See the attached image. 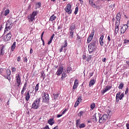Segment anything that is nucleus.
<instances>
[{
    "label": "nucleus",
    "mask_w": 129,
    "mask_h": 129,
    "mask_svg": "<svg viewBox=\"0 0 129 129\" xmlns=\"http://www.w3.org/2000/svg\"><path fill=\"white\" fill-rule=\"evenodd\" d=\"M96 41H92L88 45V51L90 54H92L96 50Z\"/></svg>",
    "instance_id": "nucleus-1"
},
{
    "label": "nucleus",
    "mask_w": 129,
    "mask_h": 129,
    "mask_svg": "<svg viewBox=\"0 0 129 129\" xmlns=\"http://www.w3.org/2000/svg\"><path fill=\"white\" fill-rule=\"evenodd\" d=\"M41 97L36 99L32 104V108L33 109H38L40 107V101Z\"/></svg>",
    "instance_id": "nucleus-2"
},
{
    "label": "nucleus",
    "mask_w": 129,
    "mask_h": 129,
    "mask_svg": "<svg viewBox=\"0 0 129 129\" xmlns=\"http://www.w3.org/2000/svg\"><path fill=\"white\" fill-rule=\"evenodd\" d=\"M43 94V100L42 101L43 102H45V103H48L49 102V100L50 99V97H49V94L46 93V92H43L42 93Z\"/></svg>",
    "instance_id": "nucleus-3"
},
{
    "label": "nucleus",
    "mask_w": 129,
    "mask_h": 129,
    "mask_svg": "<svg viewBox=\"0 0 129 129\" xmlns=\"http://www.w3.org/2000/svg\"><path fill=\"white\" fill-rule=\"evenodd\" d=\"M6 33H4V42H8V41H10L11 40V38H12V34L11 33H9L6 35H5Z\"/></svg>",
    "instance_id": "nucleus-4"
},
{
    "label": "nucleus",
    "mask_w": 129,
    "mask_h": 129,
    "mask_svg": "<svg viewBox=\"0 0 129 129\" xmlns=\"http://www.w3.org/2000/svg\"><path fill=\"white\" fill-rule=\"evenodd\" d=\"M12 72H11V70H7L6 71V74L7 75V76L6 75H4L3 74H2V76H4V77H5V79H8V80H9V81H10V82H11V74Z\"/></svg>",
    "instance_id": "nucleus-5"
},
{
    "label": "nucleus",
    "mask_w": 129,
    "mask_h": 129,
    "mask_svg": "<svg viewBox=\"0 0 129 129\" xmlns=\"http://www.w3.org/2000/svg\"><path fill=\"white\" fill-rule=\"evenodd\" d=\"M63 71H64V67L63 66H59L58 68L57 71L56 72V74L57 76H60L62 73Z\"/></svg>",
    "instance_id": "nucleus-6"
},
{
    "label": "nucleus",
    "mask_w": 129,
    "mask_h": 129,
    "mask_svg": "<svg viewBox=\"0 0 129 129\" xmlns=\"http://www.w3.org/2000/svg\"><path fill=\"white\" fill-rule=\"evenodd\" d=\"M37 16V12H33L28 17L29 22H33L35 20V17Z\"/></svg>",
    "instance_id": "nucleus-7"
},
{
    "label": "nucleus",
    "mask_w": 129,
    "mask_h": 129,
    "mask_svg": "<svg viewBox=\"0 0 129 129\" xmlns=\"http://www.w3.org/2000/svg\"><path fill=\"white\" fill-rule=\"evenodd\" d=\"M16 85L18 87H20L21 85V77L20 76V74L16 75Z\"/></svg>",
    "instance_id": "nucleus-8"
},
{
    "label": "nucleus",
    "mask_w": 129,
    "mask_h": 129,
    "mask_svg": "<svg viewBox=\"0 0 129 129\" xmlns=\"http://www.w3.org/2000/svg\"><path fill=\"white\" fill-rule=\"evenodd\" d=\"M66 13H68L69 15H70L72 13V10H71V4H69L66 6V8L64 9Z\"/></svg>",
    "instance_id": "nucleus-9"
},
{
    "label": "nucleus",
    "mask_w": 129,
    "mask_h": 129,
    "mask_svg": "<svg viewBox=\"0 0 129 129\" xmlns=\"http://www.w3.org/2000/svg\"><path fill=\"white\" fill-rule=\"evenodd\" d=\"M107 113V114H104L103 115H102V117H103L104 119L105 120V121H106V120H107V119H108V116L111 115V111H110V110H108Z\"/></svg>",
    "instance_id": "nucleus-10"
},
{
    "label": "nucleus",
    "mask_w": 129,
    "mask_h": 129,
    "mask_svg": "<svg viewBox=\"0 0 129 129\" xmlns=\"http://www.w3.org/2000/svg\"><path fill=\"white\" fill-rule=\"evenodd\" d=\"M121 19V16L120 15V14H117L116 15V22L115 24L119 25L120 23V19Z\"/></svg>",
    "instance_id": "nucleus-11"
},
{
    "label": "nucleus",
    "mask_w": 129,
    "mask_h": 129,
    "mask_svg": "<svg viewBox=\"0 0 129 129\" xmlns=\"http://www.w3.org/2000/svg\"><path fill=\"white\" fill-rule=\"evenodd\" d=\"M89 4L90 6H91V7H93V8L96 9H98V8H99V6H97L95 5L94 0H89Z\"/></svg>",
    "instance_id": "nucleus-12"
},
{
    "label": "nucleus",
    "mask_w": 129,
    "mask_h": 129,
    "mask_svg": "<svg viewBox=\"0 0 129 129\" xmlns=\"http://www.w3.org/2000/svg\"><path fill=\"white\" fill-rule=\"evenodd\" d=\"M98 115L99 117V123H103L105 122V120L102 116H101V114L98 113Z\"/></svg>",
    "instance_id": "nucleus-13"
},
{
    "label": "nucleus",
    "mask_w": 129,
    "mask_h": 129,
    "mask_svg": "<svg viewBox=\"0 0 129 129\" xmlns=\"http://www.w3.org/2000/svg\"><path fill=\"white\" fill-rule=\"evenodd\" d=\"M112 86H107L106 87V88H105V89L102 90L101 92L102 93V94H104V93H105V92H107V91H108V90H110V89H111Z\"/></svg>",
    "instance_id": "nucleus-14"
},
{
    "label": "nucleus",
    "mask_w": 129,
    "mask_h": 129,
    "mask_svg": "<svg viewBox=\"0 0 129 129\" xmlns=\"http://www.w3.org/2000/svg\"><path fill=\"white\" fill-rule=\"evenodd\" d=\"M12 28H13V24H10V25H9V24H7L6 28L5 29V32H9V31H10V30H11L12 29Z\"/></svg>",
    "instance_id": "nucleus-15"
},
{
    "label": "nucleus",
    "mask_w": 129,
    "mask_h": 129,
    "mask_svg": "<svg viewBox=\"0 0 129 129\" xmlns=\"http://www.w3.org/2000/svg\"><path fill=\"white\" fill-rule=\"evenodd\" d=\"M126 30H127V26L126 25H124L120 29V33H125Z\"/></svg>",
    "instance_id": "nucleus-16"
},
{
    "label": "nucleus",
    "mask_w": 129,
    "mask_h": 129,
    "mask_svg": "<svg viewBox=\"0 0 129 129\" xmlns=\"http://www.w3.org/2000/svg\"><path fill=\"white\" fill-rule=\"evenodd\" d=\"M93 36H94V33H92L90 34L89 36L88 37V39H87V42L88 43H90L91 42V40L93 38Z\"/></svg>",
    "instance_id": "nucleus-17"
},
{
    "label": "nucleus",
    "mask_w": 129,
    "mask_h": 129,
    "mask_svg": "<svg viewBox=\"0 0 129 129\" xmlns=\"http://www.w3.org/2000/svg\"><path fill=\"white\" fill-rule=\"evenodd\" d=\"M47 123L50 124V125H53V124L55 123V120H54V118H51L50 119H48Z\"/></svg>",
    "instance_id": "nucleus-18"
},
{
    "label": "nucleus",
    "mask_w": 129,
    "mask_h": 129,
    "mask_svg": "<svg viewBox=\"0 0 129 129\" xmlns=\"http://www.w3.org/2000/svg\"><path fill=\"white\" fill-rule=\"evenodd\" d=\"M1 46L2 47L0 52V56H4L5 54V50H4V49H5V46L4 45V44H2Z\"/></svg>",
    "instance_id": "nucleus-19"
},
{
    "label": "nucleus",
    "mask_w": 129,
    "mask_h": 129,
    "mask_svg": "<svg viewBox=\"0 0 129 129\" xmlns=\"http://www.w3.org/2000/svg\"><path fill=\"white\" fill-rule=\"evenodd\" d=\"M78 80L76 79L74 82V84L73 85V89H76L78 86Z\"/></svg>",
    "instance_id": "nucleus-20"
},
{
    "label": "nucleus",
    "mask_w": 129,
    "mask_h": 129,
    "mask_svg": "<svg viewBox=\"0 0 129 129\" xmlns=\"http://www.w3.org/2000/svg\"><path fill=\"white\" fill-rule=\"evenodd\" d=\"M30 91H28L27 93H25V99L26 101H29V99H30Z\"/></svg>",
    "instance_id": "nucleus-21"
},
{
    "label": "nucleus",
    "mask_w": 129,
    "mask_h": 129,
    "mask_svg": "<svg viewBox=\"0 0 129 129\" xmlns=\"http://www.w3.org/2000/svg\"><path fill=\"white\" fill-rule=\"evenodd\" d=\"M77 41H78L79 43H81V40H82V37L80 36V34H77Z\"/></svg>",
    "instance_id": "nucleus-22"
},
{
    "label": "nucleus",
    "mask_w": 129,
    "mask_h": 129,
    "mask_svg": "<svg viewBox=\"0 0 129 129\" xmlns=\"http://www.w3.org/2000/svg\"><path fill=\"white\" fill-rule=\"evenodd\" d=\"M67 77V74L65 72H63V73L61 74V78L60 80L63 81L65 78Z\"/></svg>",
    "instance_id": "nucleus-23"
},
{
    "label": "nucleus",
    "mask_w": 129,
    "mask_h": 129,
    "mask_svg": "<svg viewBox=\"0 0 129 129\" xmlns=\"http://www.w3.org/2000/svg\"><path fill=\"white\" fill-rule=\"evenodd\" d=\"M94 84H95V80L93 79L90 81L89 86L90 87H91V86H92L93 85H94Z\"/></svg>",
    "instance_id": "nucleus-24"
},
{
    "label": "nucleus",
    "mask_w": 129,
    "mask_h": 129,
    "mask_svg": "<svg viewBox=\"0 0 129 129\" xmlns=\"http://www.w3.org/2000/svg\"><path fill=\"white\" fill-rule=\"evenodd\" d=\"M115 33H118V31H119V24H115Z\"/></svg>",
    "instance_id": "nucleus-25"
},
{
    "label": "nucleus",
    "mask_w": 129,
    "mask_h": 129,
    "mask_svg": "<svg viewBox=\"0 0 129 129\" xmlns=\"http://www.w3.org/2000/svg\"><path fill=\"white\" fill-rule=\"evenodd\" d=\"M35 6V9L37 10V9H40V7L42 6V4L41 2L36 3Z\"/></svg>",
    "instance_id": "nucleus-26"
},
{
    "label": "nucleus",
    "mask_w": 129,
    "mask_h": 129,
    "mask_svg": "<svg viewBox=\"0 0 129 129\" xmlns=\"http://www.w3.org/2000/svg\"><path fill=\"white\" fill-rule=\"evenodd\" d=\"M76 28L75 25H72L70 28V30L71 31H70V33H73V31L75 30Z\"/></svg>",
    "instance_id": "nucleus-27"
},
{
    "label": "nucleus",
    "mask_w": 129,
    "mask_h": 129,
    "mask_svg": "<svg viewBox=\"0 0 129 129\" xmlns=\"http://www.w3.org/2000/svg\"><path fill=\"white\" fill-rule=\"evenodd\" d=\"M60 94L59 93H57L56 94H53V95L54 96L53 99L54 100H57L58 99V98L59 97V95Z\"/></svg>",
    "instance_id": "nucleus-28"
},
{
    "label": "nucleus",
    "mask_w": 129,
    "mask_h": 129,
    "mask_svg": "<svg viewBox=\"0 0 129 129\" xmlns=\"http://www.w3.org/2000/svg\"><path fill=\"white\" fill-rule=\"evenodd\" d=\"M56 16H55V15H52L49 18V21L50 22H53V21H55L56 20Z\"/></svg>",
    "instance_id": "nucleus-29"
},
{
    "label": "nucleus",
    "mask_w": 129,
    "mask_h": 129,
    "mask_svg": "<svg viewBox=\"0 0 129 129\" xmlns=\"http://www.w3.org/2000/svg\"><path fill=\"white\" fill-rule=\"evenodd\" d=\"M67 71L68 73H72V68L71 67H68L67 68Z\"/></svg>",
    "instance_id": "nucleus-30"
},
{
    "label": "nucleus",
    "mask_w": 129,
    "mask_h": 129,
    "mask_svg": "<svg viewBox=\"0 0 129 129\" xmlns=\"http://www.w3.org/2000/svg\"><path fill=\"white\" fill-rule=\"evenodd\" d=\"M92 119H93V121L94 122H96V121H97V118H96V113L94 114Z\"/></svg>",
    "instance_id": "nucleus-31"
},
{
    "label": "nucleus",
    "mask_w": 129,
    "mask_h": 129,
    "mask_svg": "<svg viewBox=\"0 0 129 129\" xmlns=\"http://www.w3.org/2000/svg\"><path fill=\"white\" fill-rule=\"evenodd\" d=\"M16 49V42H14L11 46V51H14V50Z\"/></svg>",
    "instance_id": "nucleus-32"
},
{
    "label": "nucleus",
    "mask_w": 129,
    "mask_h": 129,
    "mask_svg": "<svg viewBox=\"0 0 129 129\" xmlns=\"http://www.w3.org/2000/svg\"><path fill=\"white\" fill-rule=\"evenodd\" d=\"M40 83H38L36 84L35 89V92H37V91H38V90H39V85Z\"/></svg>",
    "instance_id": "nucleus-33"
},
{
    "label": "nucleus",
    "mask_w": 129,
    "mask_h": 129,
    "mask_svg": "<svg viewBox=\"0 0 129 129\" xmlns=\"http://www.w3.org/2000/svg\"><path fill=\"white\" fill-rule=\"evenodd\" d=\"M78 127H79L80 128H83V127H85V124L82 123L78 126Z\"/></svg>",
    "instance_id": "nucleus-34"
},
{
    "label": "nucleus",
    "mask_w": 129,
    "mask_h": 129,
    "mask_svg": "<svg viewBox=\"0 0 129 129\" xmlns=\"http://www.w3.org/2000/svg\"><path fill=\"white\" fill-rule=\"evenodd\" d=\"M90 107H91V109H92V110L94 109V107H95V103H92V104H91Z\"/></svg>",
    "instance_id": "nucleus-35"
},
{
    "label": "nucleus",
    "mask_w": 129,
    "mask_h": 129,
    "mask_svg": "<svg viewBox=\"0 0 129 129\" xmlns=\"http://www.w3.org/2000/svg\"><path fill=\"white\" fill-rule=\"evenodd\" d=\"M79 124H80V119H78L76 120V125L77 127H78Z\"/></svg>",
    "instance_id": "nucleus-36"
},
{
    "label": "nucleus",
    "mask_w": 129,
    "mask_h": 129,
    "mask_svg": "<svg viewBox=\"0 0 129 129\" xmlns=\"http://www.w3.org/2000/svg\"><path fill=\"white\" fill-rule=\"evenodd\" d=\"M84 113V112L83 111H80L79 112V113L78 114V116H80V117H81V116L83 115Z\"/></svg>",
    "instance_id": "nucleus-37"
},
{
    "label": "nucleus",
    "mask_w": 129,
    "mask_h": 129,
    "mask_svg": "<svg viewBox=\"0 0 129 129\" xmlns=\"http://www.w3.org/2000/svg\"><path fill=\"white\" fill-rule=\"evenodd\" d=\"M119 89H122L123 88V84L122 83H120L118 86Z\"/></svg>",
    "instance_id": "nucleus-38"
},
{
    "label": "nucleus",
    "mask_w": 129,
    "mask_h": 129,
    "mask_svg": "<svg viewBox=\"0 0 129 129\" xmlns=\"http://www.w3.org/2000/svg\"><path fill=\"white\" fill-rule=\"evenodd\" d=\"M91 57H92L91 55H89L87 56L86 59H87V62H89L90 60H91Z\"/></svg>",
    "instance_id": "nucleus-39"
},
{
    "label": "nucleus",
    "mask_w": 129,
    "mask_h": 129,
    "mask_svg": "<svg viewBox=\"0 0 129 129\" xmlns=\"http://www.w3.org/2000/svg\"><path fill=\"white\" fill-rule=\"evenodd\" d=\"M10 14V10H7L5 11V13L4 14V16H8Z\"/></svg>",
    "instance_id": "nucleus-40"
},
{
    "label": "nucleus",
    "mask_w": 129,
    "mask_h": 129,
    "mask_svg": "<svg viewBox=\"0 0 129 129\" xmlns=\"http://www.w3.org/2000/svg\"><path fill=\"white\" fill-rule=\"evenodd\" d=\"M11 70H12V72L13 73H14L16 72V71H17V69L16 68H14V67H12Z\"/></svg>",
    "instance_id": "nucleus-41"
},
{
    "label": "nucleus",
    "mask_w": 129,
    "mask_h": 129,
    "mask_svg": "<svg viewBox=\"0 0 129 129\" xmlns=\"http://www.w3.org/2000/svg\"><path fill=\"white\" fill-rule=\"evenodd\" d=\"M62 47L63 48H66L67 47V40H64V45Z\"/></svg>",
    "instance_id": "nucleus-42"
},
{
    "label": "nucleus",
    "mask_w": 129,
    "mask_h": 129,
    "mask_svg": "<svg viewBox=\"0 0 129 129\" xmlns=\"http://www.w3.org/2000/svg\"><path fill=\"white\" fill-rule=\"evenodd\" d=\"M80 103V102H79V101H77L75 104V107H77V106H78V105H79V104Z\"/></svg>",
    "instance_id": "nucleus-43"
},
{
    "label": "nucleus",
    "mask_w": 129,
    "mask_h": 129,
    "mask_svg": "<svg viewBox=\"0 0 129 129\" xmlns=\"http://www.w3.org/2000/svg\"><path fill=\"white\" fill-rule=\"evenodd\" d=\"M78 10H79L78 7H76L75 11L74 12L75 15H77V13H78Z\"/></svg>",
    "instance_id": "nucleus-44"
},
{
    "label": "nucleus",
    "mask_w": 129,
    "mask_h": 129,
    "mask_svg": "<svg viewBox=\"0 0 129 129\" xmlns=\"http://www.w3.org/2000/svg\"><path fill=\"white\" fill-rule=\"evenodd\" d=\"M124 96V95L123 94V93H121L120 95V96L119 97V99H120V100H121V99H122V98Z\"/></svg>",
    "instance_id": "nucleus-45"
},
{
    "label": "nucleus",
    "mask_w": 129,
    "mask_h": 129,
    "mask_svg": "<svg viewBox=\"0 0 129 129\" xmlns=\"http://www.w3.org/2000/svg\"><path fill=\"white\" fill-rule=\"evenodd\" d=\"M27 85H28V84L27 83V82H25L23 87V88L25 90L26 89H27Z\"/></svg>",
    "instance_id": "nucleus-46"
},
{
    "label": "nucleus",
    "mask_w": 129,
    "mask_h": 129,
    "mask_svg": "<svg viewBox=\"0 0 129 129\" xmlns=\"http://www.w3.org/2000/svg\"><path fill=\"white\" fill-rule=\"evenodd\" d=\"M40 77L41 78H43V80H44V79H45V77H46V76L44 75V73H41Z\"/></svg>",
    "instance_id": "nucleus-47"
},
{
    "label": "nucleus",
    "mask_w": 129,
    "mask_h": 129,
    "mask_svg": "<svg viewBox=\"0 0 129 129\" xmlns=\"http://www.w3.org/2000/svg\"><path fill=\"white\" fill-rule=\"evenodd\" d=\"M129 40L124 39L123 44H128Z\"/></svg>",
    "instance_id": "nucleus-48"
},
{
    "label": "nucleus",
    "mask_w": 129,
    "mask_h": 129,
    "mask_svg": "<svg viewBox=\"0 0 129 129\" xmlns=\"http://www.w3.org/2000/svg\"><path fill=\"white\" fill-rule=\"evenodd\" d=\"M82 99L81 98V96H79L77 101H79V102H80L81 101H82Z\"/></svg>",
    "instance_id": "nucleus-49"
},
{
    "label": "nucleus",
    "mask_w": 129,
    "mask_h": 129,
    "mask_svg": "<svg viewBox=\"0 0 129 129\" xmlns=\"http://www.w3.org/2000/svg\"><path fill=\"white\" fill-rule=\"evenodd\" d=\"M100 42V45H101V46H103V40H99Z\"/></svg>",
    "instance_id": "nucleus-50"
},
{
    "label": "nucleus",
    "mask_w": 129,
    "mask_h": 129,
    "mask_svg": "<svg viewBox=\"0 0 129 129\" xmlns=\"http://www.w3.org/2000/svg\"><path fill=\"white\" fill-rule=\"evenodd\" d=\"M43 36H44V33H42L41 35V40L42 42H44V39H43Z\"/></svg>",
    "instance_id": "nucleus-51"
},
{
    "label": "nucleus",
    "mask_w": 129,
    "mask_h": 129,
    "mask_svg": "<svg viewBox=\"0 0 129 129\" xmlns=\"http://www.w3.org/2000/svg\"><path fill=\"white\" fill-rule=\"evenodd\" d=\"M25 89H23V88H22V90L21 91V94L22 95H24V93H25Z\"/></svg>",
    "instance_id": "nucleus-52"
},
{
    "label": "nucleus",
    "mask_w": 129,
    "mask_h": 129,
    "mask_svg": "<svg viewBox=\"0 0 129 129\" xmlns=\"http://www.w3.org/2000/svg\"><path fill=\"white\" fill-rule=\"evenodd\" d=\"M120 96V92L117 93L116 95V97L117 98H119V96Z\"/></svg>",
    "instance_id": "nucleus-53"
},
{
    "label": "nucleus",
    "mask_w": 129,
    "mask_h": 129,
    "mask_svg": "<svg viewBox=\"0 0 129 129\" xmlns=\"http://www.w3.org/2000/svg\"><path fill=\"white\" fill-rule=\"evenodd\" d=\"M73 33H70L69 34V36L71 38H73V36H74V35L73 34Z\"/></svg>",
    "instance_id": "nucleus-54"
},
{
    "label": "nucleus",
    "mask_w": 129,
    "mask_h": 129,
    "mask_svg": "<svg viewBox=\"0 0 129 129\" xmlns=\"http://www.w3.org/2000/svg\"><path fill=\"white\" fill-rule=\"evenodd\" d=\"M67 110H68V109H65L62 112V114H65V113H66V111H67Z\"/></svg>",
    "instance_id": "nucleus-55"
},
{
    "label": "nucleus",
    "mask_w": 129,
    "mask_h": 129,
    "mask_svg": "<svg viewBox=\"0 0 129 129\" xmlns=\"http://www.w3.org/2000/svg\"><path fill=\"white\" fill-rule=\"evenodd\" d=\"M54 37H55V34H53L51 36L50 39L53 40V39H54Z\"/></svg>",
    "instance_id": "nucleus-56"
},
{
    "label": "nucleus",
    "mask_w": 129,
    "mask_h": 129,
    "mask_svg": "<svg viewBox=\"0 0 129 129\" xmlns=\"http://www.w3.org/2000/svg\"><path fill=\"white\" fill-rule=\"evenodd\" d=\"M41 129H50V128L49 127L48 125H46V126H45L43 128H42Z\"/></svg>",
    "instance_id": "nucleus-57"
},
{
    "label": "nucleus",
    "mask_w": 129,
    "mask_h": 129,
    "mask_svg": "<svg viewBox=\"0 0 129 129\" xmlns=\"http://www.w3.org/2000/svg\"><path fill=\"white\" fill-rule=\"evenodd\" d=\"M128 93V88H126V90L125 91V94H127Z\"/></svg>",
    "instance_id": "nucleus-58"
},
{
    "label": "nucleus",
    "mask_w": 129,
    "mask_h": 129,
    "mask_svg": "<svg viewBox=\"0 0 129 129\" xmlns=\"http://www.w3.org/2000/svg\"><path fill=\"white\" fill-rule=\"evenodd\" d=\"M82 57H83V60H85V59H86V55L83 54Z\"/></svg>",
    "instance_id": "nucleus-59"
},
{
    "label": "nucleus",
    "mask_w": 129,
    "mask_h": 129,
    "mask_svg": "<svg viewBox=\"0 0 129 129\" xmlns=\"http://www.w3.org/2000/svg\"><path fill=\"white\" fill-rule=\"evenodd\" d=\"M52 39H49V41H48L47 44L48 45H50L52 43Z\"/></svg>",
    "instance_id": "nucleus-60"
},
{
    "label": "nucleus",
    "mask_w": 129,
    "mask_h": 129,
    "mask_svg": "<svg viewBox=\"0 0 129 129\" xmlns=\"http://www.w3.org/2000/svg\"><path fill=\"white\" fill-rule=\"evenodd\" d=\"M17 61L18 62H20V61H21V56H19L17 57Z\"/></svg>",
    "instance_id": "nucleus-61"
},
{
    "label": "nucleus",
    "mask_w": 129,
    "mask_h": 129,
    "mask_svg": "<svg viewBox=\"0 0 129 129\" xmlns=\"http://www.w3.org/2000/svg\"><path fill=\"white\" fill-rule=\"evenodd\" d=\"M126 129H129V123H127L126 124Z\"/></svg>",
    "instance_id": "nucleus-62"
},
{
    "label": "nucleus",
    "mask_w": 129,
    "mask_h": 129,
    "mask_svg": "<svg viewBox=\"0 0 129 129\" xmlns=\"http://www.w3.org/2000/svg\"><path fill=\"white\" fill-rule=\"evenodd\" d=\"M103 38H104V36L102 35L100 37V40H103Z\"/></svg>",
    "instance_id": "nucleus-63"
},
{
    "label": "nucleus",
    "mask_w": 129,
    "mask_h": 129,
    "mask_svg": "<svg viewBox=\"0 0 129 129\" xmlns=\"http://www.w3.org/2000/svg\"><path fill=\"white\" fill-rule=\"evenodd\" d=\"M126 26H127V28H128V27H129V20H128V21L127 22V24L126 25Z\"/></svg>",
    "instance_id": "nucleus-64"
}]
</instances>
